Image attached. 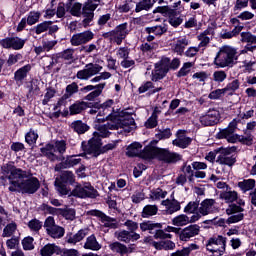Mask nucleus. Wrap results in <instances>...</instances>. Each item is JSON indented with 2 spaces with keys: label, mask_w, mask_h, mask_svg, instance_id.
<instances>
[{
  "label": "nucleus",
  "mask_w": 256,
  "mask_h": 256,
  "mask_svg": "<svg viewBox=\"0 0 256 256\" xmlns=\"http://www.w3.org/2000/svg\"><path fill=\"white\" fill-rule=\"evenodd\" d=\"M59 176L54 181L56 191L60 197H76L77 199H97L99 191L92 185L83 187L81 183L77 182L75 173L71 170L58 171Z\"/></svg>",
  "instance_id": "nucleus-1"
},
{
  "label": "nucleus",
  "mask_w": 256,
  "mask_h": 256,
  "mask_svg": "<svg viewBox=\"0 0 256 256\" xmlns=\"http://www.w3.org/2000/svg\"><path fill=\"white\" fill-rule=\"evenodd\" d=\"M139 159H143V161H153L157 159L168 165H175V163H179V161L183 159V156L177 152H171L168 148L145 146L139 152Z\"/></svg>",
  "instance_id": "nucleus-2"
},
{
  "label": "nucleus",
  "mask_w": 256,
  "mask_h": 256,
  "mask_svg": "<svg viewBox=\"0 0 256 256\" xmlns=\"http://www.w3.org/2000/svg\"><path fill=\"white\" fill-rule=\"evenodd\" d=\"M41 189V182L35 176H28L21 181H10L8 190L10 193H21V195H35Z\"/></svg>",
  "instance_id": "nucleus-3"
},
{
  "label": "nucleus",
  "mask_w": 256,
  "mask_h": 256,
  "mask_svg": "<svg viewBox=\"0 0 256 256\" xmlns=\"http://www.w3.org/2000/svg\"><path fill=\"white\" fill-rule=\"evenodd\" d=\"M237 59H239L237 50L232 46L224 45L217 52L213 63L216 69H225V67H233Z\"/></svg>",
  "instance_id": "nucleus-4"
},
{
  "label": "nucleus",
  "mask_w": 256,
  "mask_h": 256,
  "mask_svg": "<svg viewBox=\"0 0 256 256\" xmlns=\"http://www.w3.org/2000/svg\"><path fill=\"white\" fill-rule=\"evenodd\" d=\"M170 71L169 57L162 56L161 59L154 64V70L152 71V81L157 83V81L165 79V77H167V73Z\"/></svg>",
  "instance_id": "nucleus-5"
},
{
  "label": "nucleus",
  "mask_w": 256,
  "mask_h": 256,
  "mask_svg": "<svg viewBox=\"0 0 256 256\" xmlns=\"http://www.w3.org/2000/svg\"><path fill=\"white\" fill-rule=\"evenodd\" d=\"M227 246V238L218 235L217 238L211 237L206 243V249L209 253H216L215 256H222Z\"/></svg>",
  "instance_id": "nucleus-6"
},
{
  "label": "nucleus",
  "mask_w": 256,
  "mask_h": 256,
  "mask_svg": "<svg viewBox=\"0 0 256 256\" xmlns=\"http://www.w3.org/2000/svg\"><path fill=\"white\" fill-rule=\"evenodd\" d=\"M25 43H27V40L19 36L0 39V47H2V49H12V51H21V49L25 47Z\"/></svg>",
  "instance_id": "nucleus-7"
},
{
  "label": "nucleus",
  "mask_w": 256,
  "mask_h": 256,
  "mask_svg": "<svg viewBox=\"0 0 256 256\" xmlns=\"http://www.w3.org/2000/svg\"><path fill=\"white\" fill-rule=\"evenodd\" d=\"M103 70V66L99 64L88 63L85 65V69L79 70L76 74L77 79L81 81H89L91 77L99 75Z\"/></svg>",
  "instance_id": "nucleus-8"
},
{
  "label": "nucleus",
  "mask_w": 256,
  "mask_h": 256,
  "mask_svg": "<svg viewBox=\"0 0 256 256\" xmlns=\"http://www.w3.org/2000/svg\"><path fill=\"white\" fill-rule=\"evenodd\" d=\"M199 121L203 127H214L221 121V113L217 109H209L206 115H202Z\"/></svg>",
  "instance_id": "nucleus-9"
},
{
  "label": "nucleus",
  "mask_w": 256,
  "mask_h": 256,
  "mask_svg": "<svg viewBox=\"0 0 256 256\" xmlns=\"http://www.w3.org/2000/svg\"><path fill=\"white\" fill-rule=\"evenodd\" d=\"M87 215L90 217H98L101 223H104V227H108L109 229H117V219L108 216L105 212L97 209L89 210Z\"/></svg>",
  "instance_id": "nucleus-10"
},
{
  "label": "nucleus",
  "mask_w": 256,
  "mask_h": 256,
  "mask_svg": "<svg viewBox=\"0 0 256 256\" xmlns=\"http://www.w3.org/2000/svg\"><path fill=\"white\" fill-rule=\"evenodd\" d=\"M201 231V227L197 224H191L185 228H180L178 238L180 241L187 243L192 237H197Z\"/></svg>",
  "instance_id": "nucleus-11"
},
{
  "label": "nucleus",
  "mask_w": 256,
  "mask_h": 256,
  "mask_svg": "<svg viewBox=\"0 0 256 256\" xmlns=\"http://www.w3.org/2000/svg\"><path fill=\"white\" fill-rule=\"evenodd\" d=\"M95 34L91 30H86L81 33L73 34L70 39V43L73 47H79V45H85L89 41H93Z\"/></svg>",
  "instance_id": "nucleus-12"
},
{
  "label": "nucleus",
  "mask_w": 256,
  "mask_h": 256,
  "mask_svg": "<svg viewBox=\"0 0 256 256\" xmlns=\"http://www.w3.org/2000/svg\"><path fill=\"white\" fill-rule=\"evenodd\" d=\"M90 152L89 155H93V157H99V153L101 151V147L103 146V140H101V135L99 132H94L93 137L88 141Z\"/></svg>",
  "instance_id": "nucleus-13"
},
{
  "label": "nucleus",
  "mask_w": 256,
  "mask_h": 256,
  "mask_svg": "<svg viewBox=\"0 0 256 256\" xmlns=\"http://www.w3.org/2000/svg\"><path fill=\"white\" fill-rule=\"evenodd\" d=\"M152 241V243H151ZM145 243H151L152 247L156 249V251H173L175 249V242L171 240H161L159 242L153 241V239L146 237L144 239Z\"/></svg>",
  "instance_id": "nucleus-14"
},
{
  "label": "nucleus",
  "mask_w": 256,
  "mask_h": 256,
  "mask_svg": "<svg viewBox=\"0 0 256 256\" xmlns=\"http://www.w3.org/2000/svg\"><path fill=\"white\" fill-rule=\"evenodd\" d=\"M77 155H67L66 158L63 157L62 161L59 164H56L55 171H61L63 169H71L75 165L81 163V158H75Z\"/></svg>",
  "instance_id": "nucleus-15"
},
{
  "label": "nucleus",
  "mask_w": 256,
  "mask_h": 256,
  "mask_svg": "<svg viewBox=\"0 0 256 256\" xmlns=\"http://www.w3.org/2000/svg\"><path fill=\"white\" fill-rule=\"evenodd\" d=\"M33 66L31 64H26L14 72V81L18 87L23 85V82L27 79V75L31 72Z\"/></svg>",
  "instance_id": "nucleus-16"
},
{
  "label": "nucleus",
  "mask_w": 256,
  "mask_h": 256,
  "mask_svg": "<svg viewBox=\"0 0 256 256\" xmlns=\"http://www.w3.org/2000/svg\"><path fill=\"white\" fill-rule=\"evenodd\" d=\"M115 237L120 243L129 244L131 241H139L141 239V235L139 233H131L127 230H120L115 232Z\"/></svg>",
  "instance_id": "nucleus-17"
},
{
  "label": "nucleus",
  "mask_w": 256,
  "mask_h": 256,
  "mask_svg": "<svg viewBox=\"0 0 256 256\" xmlns=\"http://www.w3.org/2000/svg\"><path fill=\"white\" fill-rule=\"evenodd\" d=\"M61 253H63V249L55 243H48L40 249L41 256L61 255Z\"/></svg>",
  "instance_id": "nucleus-18"
},
{
  "label": "nucleus",
  "mask_w": 256,
  "mask_h": 256,
  "mask_svg": "<svg viewBox=\"0 0 256 256\" xmlns=\"http://www.w3.org/2000/svg\"><path fill=\"white\" fill-rule=\"evenodd\" d=\"M216 139H226L228 143L235 144L237 143V139H239V134H235L229 128H223L216 134Z\"/></svg>",
  "instance_id": "nucleus-19"
},
{
  "label": "nucleus",
  "mask_w": 256,
  "mask_h": 256,
  "mask_svg": "<svg viewBox=\"0 0 256 256\" xmlns=\"http://www.w3.org/2000/svg\"><path fill=\"white\" fill-rule=\"evenodd\" d=\"M89 235V228L80 229L76 234L69 233L66 235L67 243L75 245L76 243H79L83 241L84 237H87Z\"/></svg>",
  "instance_id": "nucleus-20"
},
{
  "label": "nucleus",
  "mask_w": 256,
  "mask_h": 256,
  "mask_svg": "<svg viewBox=\"0 0 256 256\" xmlns=\"http://www.w3.org/2000/svg\"><path fill=\"white\" fill-rule=\"evenodd\" d=\"M27 86L28 93L26 94V99H31L33 95H39L41 88L39 87L40 82L37 78H32Z\"/></svg>",
  "instance_id": "nucleus-21"
},
{
  "label": "nucleus",
  "mask_w": 256,
  "mask_h": 256,
  "mask_svg": "<svg viewBox=\"0 0 256 256\" xmlns=\"http://www.w3.org/2000/svg\"><path fill=\"white\" fill-rule=\"evenodd\" d=\"M84 249H88L90 251H99L101 250V244L97 241V237L95 234H92L86 238V242L84 243Z\"/></svg>",
  "instance_id": "nucleus-22"
},
{
  "label": "nucleus",
  "mask_w": 256,
  "mask_h": 256,
  "mask_svg": "<svg viewBox=\"0 0 256 256\" xmlns=\"http://www.w3.org/2000/svg\"><path fill=\"white\" fill-rule=\"evenodd\" d=\"M213 205H215V199H204L201 202L200 207L198 208L200 215H202L203 217L209 215V213H211V208L213 207Z\"/></svg>",
  "instance_id": "nucleus-23"
},
{
  "label": "nucleus",
  "mask_w": 256,
  "mask_h": 256,
  "mask_svg": "<svg viewBox=\"0 0 256 256\" xmlns=\"http://www.w3.org/2000/svg\"><path fill=\"white\" fill-rule=\"evenodd\" d=\"M27 171L14 167L12 174L6 176V179L9 180V183L11 184V181H19L15 179H20V181H23V179H27Z\"/></svg>",
  "instance_id": "nucleus-24"
},
{
  "label": "nucleus",
  "mask_w": 256,
  "mask_h": 256,
  "mask_svg": "<svg viewBox=\"0 0 256 256\" xmlns=\"http://www.w3.org/2000/svg\"><path fill=\"white\" fill-rule=\"evenodd\" d=\"M156 1L159 0H140L136 3L135 13H141V11H149L153 9V5H155Z\"/></svg>",
  "instance_id": "nucleus-25"
},
{
  "label": "nucleus",
  "mask_w": 256,
  "mask_h": 256,
  "mask_svg": "<svg viewBox=\"0 0 256 256\" xmlns=\"http://www.w3.org/2000/svg\"><path fill=\"white\" fill-rule=\"evenodd\" d=\"M140 229L143 233H145V231H149V233H153L152 231L154 229H163V224L155 223L151 220H146L140 223Z\"/></svg>",
  "instance_id": "nucleus-26"
},
{
  "label": "nucleus",
  "mask_w": 256,
  "mask_h": 256,
  "mask_svg": "<svg viewBox=\"0 0 256 256\" xmlns=\"http://www.w3.org/2000/svg\"><path fill=\"white\" fill-rule=\"evenodd\" d=\"M109 249L113 253H118V255H120V256L127 255V245H125L119 241H115V242H112L111 244H109Z\"/></svg>",
  "instance_id": "nucleus-27"
},
{
  "label": "nucleus",
  "mask_w": 256,
  "mask_h": 256,
  "mask_svg": "<svg viewBox=\"0 0 256 256\" xmlns=\"http://www.w3.org/2000/svg\"><path fill=\"white\" fill-rule=\"evenodd\" d=\"M139 149H143V144L140 142H133L126 148V156L133 158V157H139Z\"/></svg>",
  "instance_id": "nucleus-28"
},
{
  "label": "nucleus",
  "mask_w": 256,
  "mask_h": 256,
  "mask_svg": "<svg viewBox=\"0 0 256 256\" xmlns=\"http://www.w3.org/2000/svg\"><path fill=\"white\" fill-rule=\"evenodd\" d=\"M72 129L75 131V133H78V135H84V133H87L91 127L83 123L82 120H76L72 123Z\"/></svg>",
  "instance_id": "nucleus-29"
},
{
  "label": "nucleus",
  "mask_w": 256,
  "mask_h": 256,
  "mask_svg": "<svg viewBox=\"0 0 256 256\" xmlns=\"http://www.w3.org/2000/svg\"><path fill=\"white\" fill-rule=\"evenodd\" d=\"M216 163H219V165H227L228 167H233V165L237 163V157L235 155H232V156L219 155L217 157Z\"/></svg>",
  "instance_id": "nucleus-30"
},
{
  "label": "nucleus",
  "mask_w": 256,
  "mask_h": 256,
  "mask_svg": "<svg viewBox=\"0 0 256 256\" xmlns=\"http://www.w3.org/2000/svg\"><path fill=\"white\" fill-rule=\"evenodd\" d=\"M47 234L52 237L53 239H61L65 235V228L61 226H53L50 229H46Z\"/></svg>",
  "instance_id": "nucleus-31"
},
{
  "label": "nucleus",
  "mask_w": 256,
  "mask_h": 256,
  "mask_svg": "<svg viewBox=\"0 0 256 256\" xmlns=\"http://www.w3.org/2000/svg\"><path fill=\"white\" fill-rule=\"evenodd\" d=\"M55 149V144L47 143L44 147L40 148L39 157H47V159H53L55 157V153L53 150Z\"/></svg>",
  "instance_id": "nucleus-32"
},
{
  "label": "nucleus",
  "mask_w": 256,
  "mask_h": 256,
  "mask_svg": "<svg viewBox=\"0 0 256 256\" xmlns=\"http://www.w3.org/2000/svg\"><path fill=\"white\" fill-rule=\"evenodd\" d=\"M220 199H223L225 203H235L239 199L237 191H225L220 194Z\"/></svg>",
  "instance_id": "nucleus-33"
},
{
  "label": "nucleus",
  "mask_w": 256,
  "mask_h": 256,
  "mask_svg": "<svg viewBox=\"0 0 256 256\" xmlns=\"http://www.w3.org/2000/svg\"><path fill=\"white\" fill-rule=\"evenodd\" d=\"M49 25H53V21H43L42 23H39L32 29H30V31H32V33H36V35H41V33H45V31H48Z\"/></svg>",
  "instance_id": "nucleus-34"
},
{
  "label": "nucleus",
  "mask_w": 256,
  "mask_h": 256,
  "mask_svg": "<svg viewBox=\"0 0 256 256\" xmlns=\"http://www.w3.org/2000/svg\"><path fill=\"white\" fill-rule=\"evenodd\" d=\"M187 45H189V40L187 38L178 39L174 45V53H177V55H183Z\"/></svg>",
  "instance_id": "nucleus-35"
},
{
  "label": "nucleus",
  "mask_w": 256,
  "mask_h": 256,
  "mask_svg": "<svg viewBox=\"0 0 256 256\" xmlns=\"http://www.w3.org/2000/svg\"><path fill=\"white\" fill-rule=\"evenodd\" d=\"M238 187L243 193H247V191H253V189H255V179H246L238 182Z\"/></svg>",
  "instance_id": "nucleus-36"
},
{
  "label": "nucleus",
  "mask_w": 256,
  "mask_h": 256,
  "mask_svg": "<svg viewBox=\"0 0 256 256\" xmlns=\"http://www.w3.org/2000/svg\"><path fill=\"white\" fill-rule=\"evenodd\" d=\"M172 225L175 227H185L189 225V216L187 214H180L172 219Z\"/></svg>",
  "instance_id": "nucleus-37"
},
{
  "label": "nucleus",
  "mask_w": 256,
  "mask_h": 256,
  "mask_svg": "<svg viewBox=\"0 0 256 256\" xmlns=\"http://www.w3.org/2000/svg\"><path fill=\"white\" fill-rule=\"evenodd\" d=\"M81 15L84 17L82 20V25L83 27L87 28L90 26V23L95 19V12L91 10H85L82 8V13Z\"/></svg>",
  "instance_id": "nucleus-38"
},
{
  "label": "nucleus",
  "mask_w": 256,
  "mask_h": 256,
  "mask_svg": "<svg viewBox=\"0 0 256 256\" xmlns=\"http://www.w3.org/2000/svg\"><path fill=\"white\" fill-rule=\"evenodd\" d=\"M85 101H76L74 104L70 105L69 111L70 115H79L85 111Z\"/></svg>",
  "instance_id": "nucleus-39"
},
{
  "label": "nucleus",
  "mask_w": 256,
  "mask_h": 256,
  "mask_svg": "<svg viewBox=\"0 0 256 256\" xmlns=\"http://www.w3.org/2000/svg\"><path fill=\"white\" fill-rule=\"evenodd\" d=\"M192 142L193 139H191V137L184 136L183 138L173 140L172 144L180 149H187Z\"/></svg>",
  "instance_id": "nucleus-40"
},
{
  "label": "nucleus",
  "mask_w": 256,
  "mask_h": 256,
  "mask_svg": "<svg viewBox=\"0 0 256 256\" xmlns=\"http://www.w3.org/2000/svg\"><path fill=\"white\" fill-rule=\"evenodd\" d=\"M21 60H23V54L19 52L10 53L6 61V65L7 67H13V65H17Z\"/></svg>",
  "instance_id": "nucleus-41"
},
{
  "label": "nucleus",
  "mask_w": 256,
  "mask_h": 256,
  "mask_svg": "<svg viewBox=\"0 0 256 256\" xmlns=\"http://www.w3.org/2000/svg\"><path fill=\"white\" fill-rule=\"evenodd\" d=\"M60 215L67 221H75V215H77V212L74 208H60Z\"/></svg>",
  "instance_id": "nucleus-42"
},
{
  "label": "nucleus",
  "mask_w": 256,
  "mask_h": 256,
  "mask_svg": "<svg viewBox=\"0 0 256 256\" xmlns=\"http://www.w3.org/2000/svg\"><path fill=\"white\" fill-rule=\"evenodd\" d=\"M194 65L195 63L193 62H185L176 74L178 79H181V77H187V75L191 73V67Z\"/></svg>",
  "instance_id": "nucleus-43"
},
{
  "label": "nucleus",
  "mask_w": 256,
  "mask_h": 256,
  "mask_svg": "<svg viewBox=\"0 0 256 256\" xmlns=\"http://www.w3.org/2000/svg\"><path fill=\"white\" fill-rule=\"evenodd\" d=\"M255 140V136L253 134L246 133L245 136L239 135L237 139V143H241V145H246V147H251L253 145V141Z\"/></svg>",
  "instance_id": "nucleus-44"
},
{
  "label": "nucleus",
  "mask_w": 256,
  "mask_h": 256,
  "mask_svg": "<svg viewBox=\"0 0 256 256\" xmlns=\"http://www.w3.org/2000/svg\"><path fill=\"white\" fill-rule=\"evenodd\" d=\"M74 50L68 48L58 54H56L55 63H59V59H64L65 61H71L73 59Z\"/></svg>",
  "instance_id": "nucleus-45"
},
{
  "label": "nucleus",
  "mask_w": 256,
  "mask_h": 256,
  "mask_svg": "<svg viewBox=\"0 0 256 256\" xmlns=\"http://www.w3.org/2000/svg\"><path fill=\"white\" fill-rule=\"evenodd\" d=\"M39 19H41V12L39 11H30L27 15L26 21L27 25H35L39 23Z\"/></svg>",
  "instance_id": "nucleus-46"
},
{
  "label": "nucleus",
  "mask_w": 256,
  "mask_h": 256,
  "mask_svg": "<svg viewBox=\"0 0 256 256\" xmlns=\"http://www.w3.org/2000/svg\"><path fill=\"white\" fill-rule=\"evenodd\" d=\"M129 24L127 22H124L122 24H119L115 27L114 33L115 35H119L120 37H127L129 35Z\"/></svg>",
  "instance_id": "nucleus-47"
},
{
  "label": "nucleus",
  "mask_w": 256,
  "mask_h": 256,
  "mask_svg": "<svg viewBox=\"0 0 256 256\" xmlns=\"http://www.w3.org/2000/svg\"><path fill=\"white\" fill-rule=\"evenodd\" d=\"M159 211V208L156 205H146L142 211L143 219H148V217H153Z\"/></svg>",
  "instance_id": "nucleus-48"
},
{
  "label": "nucleus",
  "mask_w": 256,
  "mask_h": 256,
  "mask_svg": "<svg viewBox=\"0 0 256 256\" xmlns=\"http://www.w3.org/2000/svg\"><path fill=\"white\" fill-rule=\"evenodd\" d=\"M242 43H250V45H256V36L251 32H241L240 33Z\"/></svg>",
  "instance_id": "nucleus-49"
},
{
  "label": "nucleus",
  "mask_w": 256,
  "mask_h": 256,
  "mask_svg": "<svg viewBox=\"0 0 256 256\" xmlns=\"http://www.w3.org/2000/svg\"><path fill=\"white\" fill-rule=\"evenodd\" d=\"M75 93H79V85H77V82H72L66 86L64 97L70 99V97H73Z\"/></svg>",
  "instance_id": "nucleus-50"
},
{
  "label": "nucleus",
  "mask_w": 256,
  "mask_h": 256,
  "mask_svg": "<svg viewBox=\"0 0 256 256\" xmlns=\"http://www.w3.org/2000/svg\"><path fill=\"white\" fill-rule=\"evenodd\" d=\"M118 125L120 129H125V127H135L137 123H135L134 117L128 116L127 118L118 120Z\"/></svg>",
  "instance_id": "nucleus-51"
},
{
  "label": "nucleus",
  "mask_w": 256,
  "mask_h": 256,
  "mask_svg": "<svg viewBox=\"0 0 256 256\" xmlns=\"http://www.w3.org/2000/svg\"><path fill=\"white\" fill-rule=\"evenodd\" d=\"M39 139V134L35 132V130L30 129L29 132L25 135V141L28 145H35L37 143V140Z\"/></svg>",
  "instance_id": "nucleus-52"
},
{
  "label": "nucleus",
  "mask_w": 256,
  "mask_h": 256,
  "mask_svg": "<svg viewBox=\"0 0 256 256\" xmlns=\"http://www.w3.org/2000/svg\"><path fill=\"white\" fill-rule=\"evenodd\" d=\"M249 7V0H236V3L233 7L234 15H239V11L247 9Z\"/></svg>",
  "instance_id": "nucleus-53"
},
{
  "label": "nucleus",
  "mask_w": 256,
  "mask_h": 256,
  "mask_svg": "<svg viewBox=\"0 0 256 256\" xmlns=\"http://www.w3.org/2000/svg\"><path fill=\"white\" fill-rule=\"evenodd\" d=\"M197 211H199V201H190L184 207V213H187L188 215L195 214Z\"/></svg>",
  "instance_id": "nucleus-54"
},
{
  "label": "nucleus",
  "mask_w": 256,
  "mask_h": 256,
  "mask_svg": "<svg viewBox=\"0 0 256 256\" xmlns=\"http://www.w3.org/2000/svg\"><path fill=\"white\" fill-rule=\"evenodd\" d=\"M240 85L241 83L239 82V79H235L226 85L224 92L227 93L229 91L228 95H233V93L239 89Z\"/></svg>",
  "instance_id": "nucleus-55"
},
{
  "label": "nucleus",
  "mask_w": 256,
  "mask_h": 256,
  "mask_svg": "<svg viewBox=\"0 0 256 256\" xmlns=\"http://www.w3.org/2000/svg\"><path fill=\"white\" fill-rule=\"evenodd\" d=\"M169 31V25L167 24V19H165L162 23V25H156L155 26V36L156 37H162V35H165Z\"/></svg>",
  "instance_id": "nucleus-56"
},
{
  "label": "nucleus",
  "mask_w": 256,
  "mask_h": 256,
  "mask_svg": "<svg viewBox=\"0 0 256 256\" xmlns=\"http://www.w3.org/2000/svg\"><path fill=\"white\" fill-rule=\"evenodd\" d=\"M15 231H17V223H9L3 229L2 237H11Z\"/></svg>",
  "instance_id": "nucleus-57"
},
{
  "label": "nucleus",
  "mask_w": 256,
  "mask_h": 256,
  "mask_svg": "<svg viewBox=\"0 0 256 256\" xmlns=\"http://www.w3.org/2000/svg\"><path fill=\"white\" fill-rule=\"evenodd\" d=\"M157 119H159V116L152 114L144 123V127H146V129H155V127L159 125V121Z\"/></svg>",
  "instance_id": "nucleus-58"
},
{
  "label": "nucleus",
  "mask_w": 256,
  "mask_h": 256,
  "mask_svg": "<svg viewBox=\"0 0 256 256\" xmlns=\"http://www.w3.org/2000/svg\"><path fill=\"white\" fill-rule=\"evenodd\" d=\"M33 241H35V238L32 236H27L22 240V247L24 251H33V249H35Z\"/></svg>",
  "instance_id": "nucleus-59"
},
{
  "label": "nucleus",
  "mask_w": 256,
  "mask_h": 256,
  "mask_svg": "<svg viewBox=\"0 0 256 256\" xmlns=\"http://www.w3.org/2000/svg\"><path fill=\"white\" fill-rule=\"evenodd\" d=\"M40 211H45L48 215H60L61 208H55L48 204L43 203L40 206Z\"/></svg>",
  "instance_id": "nucleus-60"
},
{
  "label": "nucleus",
  "mask_w": 256,
  "mask_h": 256,
  "mask_svg": "<svg viewBox=\"0 0 256 256\" xmlns=\"http://www.w3.org/2000/svg\"><path fill=\"white\" fill-rule=\"evenodd\" d=\"M172 135L171 128H166L164 130H159V133L155 134V137L158 141H165V139H171Z\"/></svg>",
  "instance_id": "nucleus-61"
},
{
  "label": "nucleus",
  "mask_w": 256,
  "mask_h": 256,
  "mask_svg": "<svg viewBox=\"0 0 256 256\" xmlns=\"http://www.w3.org/2000/svg\"><path fill=\"white\" fill-rule=\"evenodd\" d=\"M245 209L235 203L229 204L228 208L226 209V215H235L243 213Z\"/></svg>",
  "instance_id": "nucleus-62"
},
{
  "label": "nucleus",
  "mask_w": 256,
  "mask_h": 256,
  "mask_svg": "<svg viewBox=\"0 0 256 256\" xmlns=\"http://www.w3.org/2000/svg\"><path fill=\"white\" fill-rule=\"evenodd\" d=\"M154 239H160L161 241H165V239H173V235L170 233H166L165 229L159 228L155 231Z\"/></svg>",
  "instance_id": "nucleus-63"
},
{
  "label": "nucleus",
  "mask_w": 256,
  "mask_h": 256,
  "mask_svg": "<svg viewBox=\"0 0 256 256\" xmlns=\"http://www.w3.org/2000/svg\"><path fill=\"white\" fill-rule=\"evenodd\" d=\"M82 11H83V4H81L80 2H75L72 5V8L70 9V15H72V17H80Z\"/></svg>",
  "instance_id": "nucleus-64"
}]
</instances>
